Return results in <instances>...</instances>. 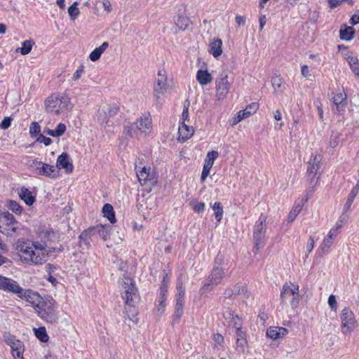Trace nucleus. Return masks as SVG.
Returning a JSON list of instances; mask_svg holds the SVG:
<instances>
[{
  "mask_svg": "<svg viewBox=\"0 0 359 359\" xmlns=\"http://www.w3.org/2000/svg\"><path fill=\"white\" fill-rule=\"evenodd\" d=\"M20 261L28 265H41L48 259L49 250L46 245L39 242H22L18 245Z\"/></svg>",
  "mask_w": 359,
  "mask_h": 359,
  "instance_id": "f257e3e1",
  "label": "nucleus"
},
{
  "mask_svg": "<svg viewBox=\"0 0 359 359\" xmlns=\"http://www.w3.org/2000/svg\"><path fill=\"white\" fill-rule=\"evenodd\" d=\"M151 130L152 121L149 113H144L134 123H128L124 126V132L130 137L138 133L147 135Z\"/></svg>",
  "mask_w": 359,
  "mask_h": 359,
  "instance_id": "f03ea898",
  "label": "nucleus"
},
{
  "mask_svg": "<svg viewBox=\"0 0 359 359\" xmlns=\"http://www.w3.org/2000/svg\"><path fill=\"white\" fill-rule=\"evenodd\" d=\"M70 104V99L62 93L52 94L45 102L46 111L55 114H59L61 111L68 109Z\"/></svg>",
  "mask_w": 359,
  "mask_h": 359,
  "instance_id": "7ed1b4c3",
  "label": "nucleus"
},
{
  "mask_svg": "<svg viewBox=\"0 0 359 359\" xmlns=\"http://www.w3.org/2000/svg\"><path fill=\"white\" fill-rule=\"evenodd\" d=\"M222 259L217 255L215 259V266L208 276L206 282L203 285L201 288L202 292H205L210 290L215 286L220 284L223 278L225 276L226 268L222 267Z\"/></svg>",
  "mask_w": 359,
  "mask_h": 359,
  "instance_id": "20e7f679",
  "label": "nucleus"
},
{
  "mask_svg": "<svg viewBox=\"0 0 359 359\" xmlns=\"http://www.w3.org/2000/svg\"><path fill=\"white\" fill-rule=\"evenodd\" d=\"M267 217L262 215L253 226V252L257 254L265 243Z\"/></svg>",
  "mask_w": 359,
  "mask_h": 359,
  "instance_id": "39448f33",
  "label": "nucleus"
},
{
  "mask_svg": "<svg viewBox=\"0 0 359 359\" xmlns=\"http://www.w3.org/2000/svg\"><path fill=\"white\" fill-rule=\"evenodd\" d=\"M38 316L48 323H53L57 320L56 302L53 300H43L38 309H36Z\"/></svg>",
  "mask_w": 359,
  "mask_h": 359,
  "instance_id": "423d86ee",
  "label": "nucleus"
},
{
  "mask_svg": "<svg viewBox=\"0 0 359 359\" xmlns=\"http://www.w3.org/2000/svg\"><path fill=\"white\" fill-rule=\"evenodd\" d=\"M18 222L14 216L8 212L0 214V232L6 236H11L18 229Z\"/></svg>",
  "mask_w": 359,
  "mask_h": 359,
  "instance_id": "0eeeda50",
  "label": "nucleus"
},
{
  "mask_svg": "<svg viewBox=\"0 0 359 359\" xmlns=\"http://www.w3.org/2000/svg\"><path fill=\"white\" fill-rule=\"evenodd\" d=\"M122 298L125 300L126 304L133 306L135 300L137 298V290L135 287L132 279L124 276L121 283Z\"/></svg>",
  "mask_w": 359,
  "mask_h": 359,
  "instance_id": "6e6552de",
  "label": "nucleus"
},
{
  "mask_svg": "<svg viewBox=\"0 0 359 359\" xmlns=\"http://www.w3.org/2000/svg\"><path fill=\"white\" fill-rule=\"evenodd\" d=\"M341 332L344 334H351L358 325L353 312L349 308H344L340 316Z\"/></svg>",
  "mask_w": 359,
  "mask_h": 359,
  "instance_id": "1a4fd4ad",
  "label": "nucleus"
},
{
  "mask_svg": "<svg viewBox=\"0 0 359 359\" xmlns=\"http://www.w3.org/2000/svg\"><path fill=\"white\" fill-rule=\"evenodd\" d=\"M292 297L290 304L292 309L297 308L299 302V285L292 284V285H284L280 292L281 303L283 304L288 297Z\"/></svg>",
  "mask_w": 359,
  "mask_h": 359,
  "instance_id": "9d476101",
  "label": "nucleus"
},
{
  "mask_svg": "<svg viewBox=\"0 0 359 359\" xmlns=\"http://www.w3.org/2000/svg\"><path fill=\"white\" fill-rule=\"evenodd\" d=\"M14 294L19 298L30 303L35 311L43 301V298L37 292L32 290H24L20 286L19 292Z\"/></svg>",
  "mask_w": 359,
  "mask_h": 359,
  "instance_id": "9b49d317",
  "label": "nucleus"
},
{
  "mask_svg": "<svg viewBox=\"0 0 359 359\" xmlns=\"http://www.w3.org/2000/svg\"><path fill=\"white\" fill-rule=\"evenodd\" d=\"M4 341L11 347L13 357L22 358L25 351V346L22 341L16 339L15 337L9 332H5L3 335Z\"/></svg>",
  "mask_w": 359,
  "mask_h": 359,
  "instance_id": "f8f14e48",
  "label": "nucleus"
},
{
  "mask_svg": "<svg viewBox=\"0 0 359 359\" xmlns=\"http://www.w3.org/2000/svg\"><path fill=\"white\" fill-rule=\"evenodd\" d=\"M33 165L35 166L36 173L39 175H44L52 179H55L59 176L58 170L53 165L36 160L33 161Z\"/></svg>",
  "mask_w": 359,
  "mask_h": 359,
  "instance_id": "ddd939ff",
  "label": "nucleus"
},
{
  "mask_svg": "<svg viewBox=\"0 0 359 359\" xmlns=\"http://www.w3.org/2000/svg\"><path fill=\"white\" fill-rule=\"evenodd\" d=\"M168 87L167 76L165 71L160 70L156 79L154 87V96L159 99L164 94Z\"/></svg>",
  "mask_w": 359,
  "mask_h": 359,
  "instance_id": "4468645a",
  "label": "nucleus"
},
{
  "mask_svg": "<svg viewBox=\"0 0 359 359\" xmlns=\"http://www.w3.org/2000/svg\"><path fill=\"white\" fill-rule=\"evenodd\" d=\"M216 83V96L217 99L223 100L228 94L230 88V83L227 79V75L221 76L217 78Z\"/></svg>",
  "mask_w": 359,
  "mask_h": 359,
  "instance_id": "2eb2a0df",
  "label": "nucleus"
},
{
  "mask_svg": "<svg viewBox=\"0 0 359 359\" xmlns=\"http://www.w3.org/2000/svg\"><path fill=\"white\" fill-rule=\"evenodd\" d=\"M135 170L138 180L142 185H146L149 183L153 184L155 182L153 174L150 172V168H147L146 166H139L137 164Z\"/></svg>",
  "mask_w": 359,
  "mask_h": 359,
  "instance_id": "dca6fc26",
  "label": "nucleus"
},
{
  "mask_svg": "<svg viewBox=\"0 0 359 359\" xmlns=\"http://www.w3.org/2000/svg\"><path fill=\"white\" fill-rule=\"evenodd\" d=\"M0 290L13 294L18 293L20 285L15 280L0 276Z\"/></svg>",
  "mask_w": 359,
  "mask_h": 359,
  "instance_id": "f3484780",
  "label": "nucleus"
},
{
  "mask_svg": "<svg viewBox=\"0 0 359 359\" xmlns=\"http://www.w3.org/2000/svg\"><path fill=\"white\" fill-rule=\"evenodd\" d=\"M321 161L322 156L320 154H316L314 156H311L308 162L309 165L306 171V174L308 176H310L312 174H320L319 170L320 168Z\"/></svg>",
  "mask_w": 359,
  "mask_h": 359,
  "instance_id": "a211bd4d",
  "label": "nucleus"
},
{
  "mask_svg": "<svg viewBox=\"0 0 359 359\" xmlns=\"http://www.w3.org/2000/svg\"><path fill=\"white\" fill-rule=\"evenodd\" d=\"M259 105L257 102H252L248 105L247 107L238 113L236 117L234 118L232 125H236L241 120L249 117L252 114H255L258 109Z\"/></svg>",
  "mask_w": 359,
  "mask_h": 359,
  "instance_id": "6ab92c4d",
  "label": "nucleus"
},
{
  "mask_svg": "<svg viewBox=\"0 0 359 359\" xmlns=\"http://www.w3.org/2000/svg\"><path fill=\"white\" fill-rule=\"evenodd\" d=\"M57 170L65 169L67 173H71L74 169L73 164L69 161V156L67 153H62L57 158Z\"/></svg>",
  "mask_w": 359,
  "mask_h": 359,
  "instance_id": "aec40b11",
  "label": "nucleus"
},
{
  "mask_svg": "<svg viewBox=\"0 0 359 359\" xmlns=\"http://www.w3.org/2000/svg\"><path fill=\"white\" fill-rule=\"evenodd\" d=\"M332 105L336 107V111L338 112H341L344 110L346 106V99L347 95L344 92H339L334 94V95L332 97Z\"/></svg>",
  "mask_w": 359,
  "mask_h": 359,
  "instance_id": "412c9836",
  "label": "nucleus"
},
{
  "mask_svg": "<svg viewBox=\"0 0 359 359\" xmlns=\"http://www.w3.org/2000/svg\"><path fill=\"white\" fill-rule=\"evenodd\" d=\"M226 320H229V327L233 329L242 328V320L240 317L231 311H226L223 314Z\"/></svg>",
  "mask_w": 359,
  "mask_h": 359,
  "instance_id": "4be33fe9",
  "label": "nucleus"
},
{
  "mask_svg": "<svg viewBox=\"0 0 359 359\" xmlns=\"http://www.w3.org/2000/svg\"><path fill=\"white\" fill-rule=\"evenodd\" d=\"M287 329L283 327H270L266 331V336L273 340L287 334Z\"/></svg>",
  "mask_w": 359,
  "mask_h": 359,
  "instance_id": "5701e85b",
  "label": "nucleus"
},
{
  "mask_svg": "<svg viewBox=\"0 0 359 359\" xmlns=\"http://www.w3.org/2000/svg\"><path fill=\"white\" fill-rule=\"evenodd\" d=\"M179 140L182 142H185L189 139L194 134V129L192 127L186 125L182 122L178 130Z\"/></svg>",
  "mask_w": 359,
  "mask_h": 359,
  "instance_id": "b1692460",
  "label": "nucleus"
},
{
  "mask_svg": "<svg viewBox=\"0 0 359 359\" xmlns=\"http://www.w3.org/2000/svg\"><path fill=\"white\" fill-rule=\"evenodd\" d=\"M109 225L99 224L90 228V232H92L94 235L98 234L100 237L105 241L109 234Z\"/></svg>",
  "mask_w": 359,
  "mask_h": 359,
  "instance_id": "393cba45",
  "label": "nucleus"
},
{
  "mask_svg": "<svg viewBox=\"0 0 359 359\" xmlns=\"http://www.w3.org/2000/svg\"><path fill=\"white\" fill-rule=\"evenodd\" d=\"M185 285L182 278H178L177 283L176 304H184L185 303Z\"/></svg>",
  "mask_w": 359,
  "mask_h": 359,
  "instance_id": "a878e982",
  "label": "nucleus"
},
{
  "mask_svg": "<svg viewBox=\"0 0 359 359\" xmlns=\"http://www.w3.org/2000/svg\"><path fill=\"white\" fill-rule=\"evenodd\" d=\"M222 41L219 39H214L210 43L209 53L215 57H217L222 55Z\"/></svg>",
  "mask_w": 359,
  "mask_h": 359,
  "instance_id": "bb28decb",
  "label": "nucleus"
},
{
  "mask_svg": "<svg viewBox=\"0 0 359 359\" xmlns=\"http://www.w3.org/2000/svg\"><path fill=\"white\" fill-rule=\"evenodd\" d=\"M246 291L247 287L245 285H235L233 288H227L225 290L224 295L226 299H232L240 294L241 292H245Z\"/></svg>",
  "mask_w": 359,
  "mask_h": 359,
  "instance_id": "cd10ccee",
  "label": "nucleus"
},
{
  "mask_svg": "<svg viewBox=\"0 0 359 359\" xmlns=\"http://www.w3.org/2000/svg\"><path fill=\"white\" fill-rule=\"evenodd\" d=\"M19 196L28 205H32L36 201L32 192L25 187H21L20 189Z\"/></svg>",
  "mask_w": 359,
  "mask_h": 359,
  "instance_id": "c85d7f7f",
  "label": "nucleus"
},
{
  "mask_svg": "<svg viewBox=\"0 0 359 359\" xmlns=\"http://www.w3.org/2000/svg\"><path fill=\"white\" fill-rule=\"evenodd\" d=\"M196 79L201 86H205L212 81V77L207 70L199 69L196 74Z\"/></svg>",
  "mask_w": 359,
  "mask_h": 359,
  "instance_id": "c756f323",
  "label": "nucleus"
},
{
  "mask_svg": "<svg viewBox=\"0 0 359 359\" xmlns=\"http://www.w3.org/2000/svg\"><path fill=\"white\" fill-rule=\"evenodd\" d=\"M109 46V43L105 41L102 43L100 46L98 48H95L90 54L89 58L91 61L95 62L98 60L102 54L104 52V50L107 48Z\"/></svg>",
  "mask_w": 359,
  "mask_h": 359,
  "instance_id": "7c9ffc66",
  "label": "nucleus"
},
{
  "mask_svg": "<svg viewBox=\"0 0 359 359\" xmlns=\"http://www.w3.org/2000/svg\"><path fill=\"white\" fill-rule=\"evenodd\" d=\"M339 34L341 40L350 41L353 38L355 31L352 27H347L344 25L340 29Z\"/></svg>",
  "mask_w": 359,
  "mask_h": 359,
  "instance_id": "2f4dec72",
  "label": "nucleus"
},
{
  "mask_svg": "<svg viewBox=\"0 0 359 359\" xmlns=\"http://www.w3.org/2000/svg\"><path fill=\"white\" fill-rule=\"evenodd\" d=\"M102 212L103 213V216L108 219V220L111 223L114 224L116 222L115 217V213L114 211L113 206L109 203H106L102 207Z\"/></svg>",
  "mask_w": 359,
  "mask_h": 359,
  "instance_id": "473e14b6",
  "label": "nucleus"
},
{
  "mask_svg": "<svg viewBox=\"0 0 359 359\" xmlns=\"http://www.w3.org/2000/svg\"><path fill=\"white\" fill-rule=\"evenodd\" d=\"M311 176V180H310L311 187H309V190L306 192V198H303L302 199V201L303 202H306L309 200V198L312 196V194L314 191L313 188L317 184L318 180L320 178V174H318V175L312 174Z\"/></svg>",
  "mask_w": 359,
  "mask_h": 359,
  "instance_id": "72a5a7b5",
  "label": "nucleus"
},
{
  "mask_svg": "<svg viewBox=\"0 0 359 359\" xmlns=\"http://www.w3.org/2000/svg\"><path fill=\"white\" fill-rule=\"evenodd\" d=\"M345 58L348 61L355 75L359 76V63L358 58L351 55H346Z\"/></svg>",
  "mask_w": 359,
  "mask_h": 359,
  "instance_id": "f704fd0d",
  "label": "nucleus"
},
{
  "mask_svg": "<svg viewBox=\"0 0 359 359\" xmlns=\"http://www.w3.org/2000/svg\"><path fill=\"white\" fill-rule=\"evenodd\" d=\"M34 330L35 336L41 341L47 342L48 341L49 337L47 334L46 328L44 327L34 328Z\"/></svg>",
  "mask_w": 359,
  "mask_h": 359,
  "instance_id": "c9c22d12",
  "label": "nucleus"
},
{
  "mask_svg": "<svg viewBox=\"0 0 359 359\" xmlns=\"http://www.w3.org/2000/svg\"><path fill=\"white\" fill-rule=\"evenodd\" d=\"M184 304H181L180 303L175 304V312L172 318V323H177L179 322L184 312Z\"/></svg>",
  "mask_w": 359,
  "mask_h": 359,
  "instance_id": "e433bc0d",
  "label": "nucleus"
},
{
  "mask_svg": "<svg viewBox=\"0 0 359 359\" xmlns=\"http://www.w3.org/2000/svg\"><path fill=\"white\" fill-rule=\"evenodd\" d=\"M303 208L302 204H297L296 205L292 210L290 212L287 217L288 222H292L296 217L299 214V212L302 211Z\"/></svg>",
  "mask_w": 359,
  "mask_h": 359,
  "instance_id": "4c0bfd02",
  "label": "nucleus"
},
{
  "mask_svg": "<svg viewBox=\"0 0 359 359\" xmlns=\"http://www.w3.org/2000/svg\"><path fill=\"white\" fill-rule=\"evenodd\" d=\"M34 42L33 40H27L22 43V47L20 49V52L22 55H27L30 53L32 48Z\"/></svg>",
  "mask_w": 359,
  "mask_h": 359,
  "instance_id": "58836bf2",
  "label": "nucleus"
},
{
  "mask_svg": "<svg viewBox=\"0 0 359 359\" xmlns=\"http://www.w3.org/2000/svg\"><path fill=\"white\" fill-rule=\"evenodd\" d=\"M212 209L215 212V215L217 221L219 222L222 219L223 208L219 202H215L212 205Z\"/></svg>",
  "mask_w": 359,
  "mask_h": 359,
  "instance_id": "ea45409f",
  "label": "nucleus"
},
{
  "mask_svg": "<svg viewBox=\"0 0 359 359\" xmlns=\"http://www.w3.org/2000/svg\"><path fill=\"white\" fill-rule=\"evenodd\" d=\"M8 208L11 211H13L15 214H18V215L21 214V212L22 211V208L20 206V205L18 202H16L15 201H11V200L9 201Z\"/></svg>",
  "mask_w": 359,
  "mask_h": 359,
  "instance_id": "a19ab883",
  "label": "nucleus"
},
{
  "mask_svg": "<svg viewBox=\"0 0 359 359\" xmlns=\"http://www.w3.org/2000/svg\"><path fill=\"white\" fill-rule=\"evenodd\" d=\"M68 13L72 20H74L79 14V10L77 8V2H74L68 8Z\"/></svg>",
  "mask_w": 359,
  "mask_h": 359,
  "instance_id": "79ce46f5",
  "label": "nucleus"
},
{
  "mask_svg": "<svg viewBox=\"0 0 359 359\" xmlns=\"http://www.w3.org/2000/svg\"><path fill=\"white\" fill-rule=\"evenodd\" d=\"M357 195L358 194H356L352 191L350 192V194H348L347 201L344 206V212H347L349 210V209H350V208Z\"/></svg>",
  "mask_w": 359,
  "mask_h": 359,
  "instance_id": "37998d69",
  "label": "nucleus"
},
{
  "mask_svg": "<svg viewBox=\"0 0 359 359\" xmlns=\"http://www.w3.org/2000/svg\"><path fill=\"white\" fill-rule=\"evenodd\" d=\"M189 25V20L183 16H180L178 18L177 25L180 27V29L184 30L186 29Z\"/></svg>",
  "mask_w": 359,
  "mask_h": 359,
  "instance_id": "c03bdc74",
  "label": "nucleus"
},
{
  "mask_svg": "<svg viewBox=\"0 0 359 359\" xmlns=\"http://www.w3.org/2000/svg\"><path fill=\"white\" fill-rule=\"evenodd\" d=\"M191 205L194 211L198 213L203 212L205 206L204 203L198 201H191Z\"/></svg>",
  "mask_w": 359,
  "mask_h": 359,
  "instance_id": "a18cd8bd",
  "label": "nucleus"
},
{
  "mask_svg": "<svg viewBox=\"0 0 359 359\" xmlns=\"http://www.w3.org/2000/svg\"><path fill=\"white\" fill-rule=\"evenodd\" d=\"M41 126L37 122H32L29 127V133L32 136L39 135Z\"/></svg>",
  "mask_w": 359,
  "mask_h": 359,
  "instance_id": "49530a36",
  "label": "nucleus"
},
{
  "mask_svg": "<svg viewBox=\"0 0 359 359\" xmlns=\"http://www.w3.org/2000/svg\"><path fill=\"white\" fill-rule=\"evenodd\" d=\"M236 348L240 352H244L245 347L248 345L246 339H237L236 340Z\"/></svg>",
  "mask_w": 359,
  "mask_h": 359,
  "instance_id": "de8ad7c7",
  "label": "nucleus"
},
{
  "mask_svg": "<svg viewBox=\"0 0 359 359\" xmlns=\"http://www.w3.org/2000/svg\"><path fill=\"white\" fill-rule=\"evenodd\" d=\"M66 128H66L65 124L62 123H59L57 126L56 128L54 130V133H55L54 137H57L62 136L65 133Z\"/></svg>",
  "mask_w": 359,
  "mask_h": 359,
  "instance_id": "09e8293b",
  "label": "nucleus"
},
{
  "mask_svg": "<svg viewBox=\"0 0 359 359\" xmlns=\"http://www.w3.org/2000/svg\"><path fill=\"white\" fill-rule=\"evenodd\" d=\"M271 83L274 90H278L281 88L283 80L280 76H275L272 78Z\"/></svg>",
  "mask_w": 359,
  "mask_h": 359,
  "instance_id": "8fccbe9b",
  "label": "nucleus"
},
{
  "mask_svg": "<svg viewBox=\"0 0 359 359\" xmlns=\"http://www.w3.org/2000/svg\"><path fill=\"white\" fill-rule=\"evenodd\" d=\"M333 238H330L329 236H327V237L323 240L321 244L322 250L325 251L328 250L333 243Z\"/></svg>",
  "mask_w": 359,
  "mask_h": 359,
  "instance_id": "3c124183",
  "label": "nucleus"
},
{
  "mask_svg": "<svg viewBox=\"0 0 359 359\" xmlns=\"http://www.w3.org/2000/svg\"><path fill=\"white\" fill-rule=\"evenodd\" d=\"M165 294H163L162 295H160L157 308L158 311H161V313L164 311V309L165 308Z\"/></svg>",
  "mask_w": 359,
  "mask_h": 359,
  "instance_id": "603ef678",
  "label": "nucleus"
},
{
  "mask_svg": "<svg viewBox=\"0 0 359 359\" xmlns=\"http://www.w3.org/2000/svg\"><path fill=\"white\" fill-rule=\"evenodd\" d=\"M339 135L337 133H332L330 140V147L331 148H335L339 144Z\"/></svg>",
  "mask_w": 359,
  "mask_h": 359,
  "instance_id": "864d4df0",
  "label": "nucleus"
},
{
  "mask_svg": "<svg viewBox=\"0 0 359 359\" xmlns=\"http://www.w3.org/2000/svg\"><path fill=\"white\" fill-rule=\"evenodd\" d=\"M36 142L43 143L46 146H48L52 144L53 141L50 137H46L43 135L39 134L36 138Z\"/></svg>",
  "mask_w": 359,
  "mask_h": 359,
  "instance_id": "5fc2aeb1",
  "label": "nucleus"
},
{
  "mask_svg": "<svg viewBox=\"0 0 359 359\" xmlns=\"http://www.w3.org/2000/svg\"><path fill=\"white\" fill-rule=\"evenodd\" d=\"M83 72H84V66L80 65L79 67V68L76 70V72L74 73L73 76H72V80L73 81L79 80L81 78V75L83 74Z\"/></svg>",
  "mask_w": 359,
  "mask_h": 359,
  "instance_id": "6e6d98bb",
  "label": "nucleus"
},
{
  "mask_svg": "<svg viewBox=\"0 0 359 359\" xmlns=\"http://www.w3.org/2000/svg\"><path fill=\"white\" fill-rule=\"evenodd\" d=\"M328 304L331 309L336 311L337 309V302L334 295L331 294L328 298Z\"/></svg>",
  "mask_w": 359,
  "mask_h": 359,
  "instance_id": "4d7b16f0",
  "label": "nucleus"
},
{
  "mask_svg": "<svg viewBox=\"0 0 359 359\" xmlns=\"http://www.w3.org/2000/svg\"><path fill=\"white\" fill-rule=\"evenodd\" d=\"M118 107L116 104H114L112 106H108L107 107V112H108V115L109 116H113L114 115H116L118 111Z\"/></svg>",
  "mask_w": 359,
  "mask_h": 359,
  "instance_id": "13d9d810",
  "label": "nucleus"
},
{
  "mask_svg": "<svg viewBox=\"0 0 359 359\" xmlns=\"http://www.w3.org/2000/svg\"><path fill=\"white\" fill-rule=\"evenodd\" d=\"M219 156V153L217 151H209L208 154H207V157H206V159L207 160H210L211 161V162H213L215 161V160Z\"/></svg>",
  "mask_w": 359,
  "mask_h": 359,
  "instance_id": "bf43d9fd",
  "label": "nucleus"
},
{
  "mask_svg": "<svg viewBox=\"0 0 359 359\" xmlns=\"http://www.w3.org/2000/svg\"><path fill=\"white\" fill-rule=\"evenodd\" d=\"M11 120L10 117H5L1 121V128L4 130L8 128L11 126Z\"/></svg>",
  "mask_w": 359,
  "mask_h": 359,
  "instance_id": "052dcab7",
  "label": "nucleus"
},
{
  "mask_svg": "<svg viewBox=\"0 0 359 359\" xmlns=\"http://www.w3.org/2000/svg\"><path fill=\"white\" fill-rule=\"evenodd\" d=\"M48 272H49V277L48 278V280L49 282H50L53 285H55L57 283V280L55 278H54L53 276H52L50 275V273L52 271L51 269H52V268L55 269V266H53L50 264H48Z\"/></svg>",
  "mask_w": 359,
  "mask_h": 359,
  "instance_id": "680f3d73",
  "label": "nucleus"
},
{
  "mask_svg": "<svg viewBox=\"0 0 359 359\" xmlns=\"http://www.w3.org/2000/svg\"><path fill=\"white\" fill-rule=\"evenodd\" d=\"M314 243H315V241H314L313 237L310 236V238L307 242V244H306V250L308 251V253L311 252V251L313 250Z\"/></svg>",
  "mask_w": 359,
  "mask_h": 359,
  "instance_id": "e2e57ef3",
  "label": "nucleus"
},
{
  "mask_svg": "<svg viewBox=\"0 0 359 359\" xmlns=\"http://www.w3.org/2000/svg\"><path fill=\"white\" fill-rule=\"evenodd\" d=\"M210 169L211 168H209L208 167H206V166L203 165V171H202L201 177V180L202 182H205V181L207 177L210 174Z\"/></svg>",
  "mask_w": 359,
  "mask_h": 359,
  "instance_id": "0e129e2a",
  "label": "nucleus"
},
{
  "mask_svg": "<svg viewBox=\"0 0 359 359\" xmlns=\"http://www.w3.org/2000/svg\"><path fill=\"white\" fill-rule=\"evenodd\" d=\"M236 330V339H246V333L242 328H238Z\"/></svg>",
  "mask_w": 359,
  "mask_h": 359,
  "instance_id": "69168bd1",
  "label": "nucleus"
},
{
  "mask_svg": "<svg viewBox=\"0 0 359 359\" xmlns=\"http://www.w3.org/2000/svg\"><path fill=\"white\" fill-rule=\"evenodd\" d=\"M93 236V233L92 232H90V228L87 230V231H84L83 232H82L81 233V235L79 236V239L80 240H83V241H87L88 238L90 237V236Z\"/></svg>",
  "mask_w": 359,
  "mask_h": 359,
  "instance_id": "338daca9",
  "label": "nucleus"
},
{
  "mask_svg": "<svg viewBox=\"0 0 359 359\" xmlns=\"http://www.w3.org/2000/svg\"><path fill=\"white\" fill-rule=\"evenodd\" d=\"M344 0H328L330 8H334L339 6Z\"/></svg>",
  "mask_w": 359,
  "mask_h": 359,
  "instance_id": "774afa93",
  "label": "nucleus"
}]
</instances>
